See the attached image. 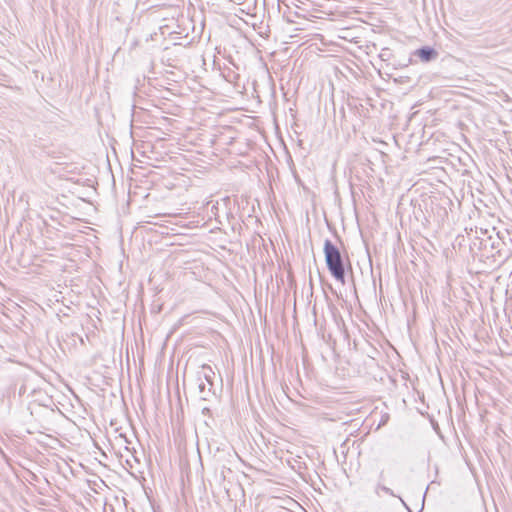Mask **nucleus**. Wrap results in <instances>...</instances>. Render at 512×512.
Instances as JSON below:
<instances>
[{
    "label": "nucleus",
    "instance_id": "nucleus-2",
    "mask_svg": "<svg viewBox=\"0 0 512 512\" xmlns=\"http://www.w3.org/2000/svg\"><path fill=\"white\" fill-rule=\"evenodd\" d=\"M416 55L423 61L429 62L437 57V52L431 47H422L416 51Z\"/></svg>",
    "mask_w": 512,
    "mask_h": 512
},
{
    "label": "nucleus",
    "instance_id": "nucleus-1",
    "mask_svg": "<svg viewBox=\"0 0 512 512\" xmlns=\"http://www.w3.org/2000/svg\"><path fill=\"white\" fill-rule=\"evenodd\" d=\"M324 254L327 268L338 281L344 282L345 268L339 249L330 241L324 242Z\"/></svg>",
    "mask_w": 512,
    "mask_h": 512
},
{
    "label": "nucleus",
    "instance_id": "nucleus-6",
    "mask_svg": "<svg viewBox=\"0 0 512 512\" xmlns=\"http://www.w3.org/2000/svg\"><path fill=\"white\" fill-rule=\"evenodd\" d=\"M209 412V409L208 408H203V413H207Z\"/></svg>",
    "mask_w": 512,
    "mask_h": 512
},
{
    "label": "nucleus",
    "instance_id": "nucleus-4",
    "mask_svg": "<svg viewBox=\"0 0 512 512\" xmlns=\"http://www.w3.org/2000/svg\"><path fill=\"white\" fill-rule=\"evenodd\" d=\"M199 394L202 400H208V398L214 394L213 392V383L208 384V382L200 381L198 384Z\"/></svg>",
    "mask_w": 512,
    "mask_h": 512
},
{
    "label": "nucleus",
    "instance_id": "nucleus-5",
    "mask_svg": "<svg viewBox=\"0 0 512 512\" xmlns=\"http://www.w3.org/2000/svg\"><path fill=\"white\" fill-rule=\"evenodd\" d=\"M383 480H384V471L382 470L379 474V480H378V483L376 484L375 486V493L377 495L380 494V491L384 492L385 494H388L390 496H395V494L393 493V491L389 488V487H386L384 484H383Z\"/></svg>",
    "mask_w": 512,
    "mask_h": 512
},
{
    "label": "nucleus",
    "instance_id": "nucleus-3",
    "mask_svg": "<svg viewBox=\"0 0 512 512\" xmlns=\"http://www.w3.org/2000/svg\"><path fill=\"white\" fill-rule=\"evenodd\" d=\"M199 375V381H202L204 379L208 384L213 383V379L215 376V373L213 369L209 365H202L200 368V371L198 372Z\"/></svg>",
    "mask_w": 512,
    "mask_h": 512
}]
</instances>
